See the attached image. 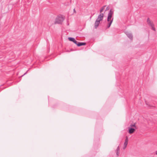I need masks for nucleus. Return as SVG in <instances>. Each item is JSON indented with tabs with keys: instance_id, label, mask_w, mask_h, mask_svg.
Masks as SVG:
<instances>
[{
	"instance_id": "1",
	"label": "nucleus",
	"mask_w": 157,
	"mask_h": 157,
	"mask_svg": "<svg viewBox=\"0 0 157 157\" xmlns=\"http://www.w3.org/2000/svg\"><path fill=\"white\" fill-rule=\"evenodd\" d=\"M64 20V18L62 17H57L55 20V24H61Z\"/></svg>"
},
{
	"instance_id": "2",
	"label": "nucleus",
	"mask_w": 157,
	"mask_h": 157,
	"mask_svg": "<svg viewBox=\"0 0 157 157\" xmlns=\"http://www.w3.org/2000/svg\"><path fill=\"white\" fill-rule=\"evenodd\" d=\"M113 13V11L112 10V9L110 10L109 13H108L107 20L108 21H110L112 20V15Z\"/></svg>"
},
{
	"instance_id": "3",
	"label": "nucleus",
	"mask_w": 157,
	"mask_h": 157,
	"mask_svg": "<svg viewBox=\"0 0 157 157\" xmlns=\"http://www.w3.org/2000/svg\"><path fill=\"white\" fill-rule=\"evenodd\" d=\"M147 24L152 27V29L155 31V29L154 27V25L152 22H151L149 18H148L147 19Z\"/></svg>"
},
{
	"instance_id": "4",
	"label": "nucleus",
	"mask_w": 157,
	"mask_h": 157,
	"mask_svg": "<svg viewBox=\"0 0 157 157\" xmlns=\"http://www.w3.org/2000/svg\"><path fill=\"white\" fill-rule=\"evenodd\" d=\"M103 17L104 14L103 13H101L99 15L96 20L100 21H102L103 20Z\"/></svg>"
},
{
	"instance_id": "5",
	"label": "nucleus",
	"mask_w": 157,
	"mask_h": 157,
	"mask_svg": "<svg viewBox=\"0 0 157 157\" xmlns=\"http://www.w3.org/2000/svg\"><path fill=\"white\" fill-rule=\"evenodd\" d=\"M128 133L130 134H132L135 131L136 129L132 128H130L128 127Z\"/></svg>"
},
{
	"instance_id": "6",
	"label": "nucleus",
	"mask_w": 157,
	"mask_h": 157,
	"mask_svg": "<svg viewBox=\"0 0 157 157\" xmlns=\"http://www.w3.org/2000/svg\"><path fill=\"white\" fill-rule=\"evenodd\" d=\"M100 23V21L97 20H96L94 23V27L95 29H97V28L99 24Z\"/></svg>"
},
{
	"instance_id": "7",
	"label": "nucleus",
	"mask_w": 157,
	"mask_h": 157,
	"mask_svg": "<svg viewBox=\"0 0 157 157\" xmlns=\"http://www.w3.org/2000/svg\"><path fill=\"white\" fill-rule=\"evenodd\" d=\"M126 34L128 37L130 39L132 40L133 39V36L132 34L128 32L126 33Z\"/></svg>"
},
{
	"instance_id": "8",
	"label": "nucleus",
	"mask_w": 157,
	"mask_h": 157,
	"mask_svg": "<svg viewBox=\"0 0 157 157\" xmlns=\"http://www.w3.org/2000/svg\"><path fill=\"white\" fill-rule=\"evenodd\" d=\"M86 44V43L84 42H78V44H77V45L78 46H81L85 45Z\"/></svg>"
},
{
	"instance_id": "9",
	"label": "nucleus",
	"mask_w": 157,
	"mask_h": 157,
	"mask_svg": "<svg viewBox=\"0 0 157 157\" xmlns=\"http://www.w3.org/2000/svg\"><path fill=\"white\" fill-rule=\"evenodd\" d=\"M113 20V18H112V20L110 21H108V25L107 26V28H109L110 27L111 24L112 23Z\"/></svg>"
},
{
	"instance_id": "10",
	"label": "nucleus",
	"mask_w": 157,
	"mask_h": 157,
	"mask_svg": "<svg viewBox=\"0 0 157 157\" xmlns=\"http://www.w3.org/2000/svg\"><path fill=\"white\" fill-rule=\"evenodd\" d=\"M128 137L127 136H126V137L125 141L124 143V145L127 146V145L128 144Z\"/></svg>"
},
{
	"instance_id": "11",
	"label": "nucleus",
	"mask_w": 157,
	"mask_h": 157,
	"mask_svg": "<svg viewBox=\"0 0 157 157\" xmlns=\"http://www.w3.org/2000/svg\"><path fill=\"white\" fill-rule=\"evenodd\" d=\"M120 151V147L119 146H118L116 150L115 151L116 153V155L117 156H118L119 155V151Z\"/></svg>"
},
{
	"instance_id": "12",
	"label": "nucleus",
	"mask_w": 157,
	"mask_h": 157,
	"mask_svg": "<svg viewBox=\"0 0 157 157\" xmlns=\"http://www.w3.org/2000/svg\"><path fill=\"white\" fill-rule=\"evenodd\" d=\"M129 127L130 128L134 127V128H135L136 129V123H134L133 124H131L130 125Z\"/></svg>"
},
{
	"instance_id": "13",
	"label": "nucleus",
	"mask_w": 157,
	"mask_h": 157,
	"mask_svg": "<svg viewBox=\"0 0 157 157\" xmlns=\"http://www.w3.org/2000/svg\"><path fill=\"white\" fill-rule=\"evenodd\" d=\"M106 6H104L102 7L100 10V13H101L104 10L105 7Z\"/></svg>"
},
{
	"instance_id": "14",
	"label": "nucleus",
	"mask_w": 157,
	"mask_h": 157,
	"mask_svg": "<svg viewBox=\"0 0 157 157\" xmlns=\"http://www.w3.org/2000/svg\"><path fill=\"white\" fill-rule=\"evenodd\" d=\"M68 39L69 40L72 41L73 42L75 40L74 38L72 37H69Z\"/></svg>"
},
{
	"instance_id": "15",
	"label": "nucleus",
	"mask_w": 157,
	"mask_h": 157,
	"mask_svg": "<svg viewBox=\"0 0 157 157\" xmlns=\"http://www.w3.org/2000/svg\"><path fill=\"white\" fill-rule=\"evenodd\" d=\"M73 42L75 43L77 45V44H78V42H77V41H76L75 39L73 41Z\"/></svg>"
},
{
	"instance_id": "16",
	"label": "nucleus",
	"mask_w": 157,
	"mask_h": 157,
	"mask_svg": "<svg viewBox=\"0 0 157 157\" xmlns=\"http://www.w3.org/2000/svg\"><path fill=\"white\" fill-rule=\"evenodd\" d=\"M109 9V7L108 6L106 8V10H105V11H106V10H108Z\"/></svg>"
},
{
	"instance_id": "17",
	"label": "nucleus",
	"mask_w": 157,
	"mask_h": 157,
	"mask_svg": "<svg viewBox=\"0 0 157 157\" xmlns=\"http://www.w3.org/2000/svg\"><path fill=\"white\" fill-rule=\"evenodd\" d=\"M126 147H127L126 146H125L124 145V147H123V149H125L126 148Z\"/></svg>"
},
{
	"instance_id": "18",
	"label": "nucleus",
	"mask_w": 157,
	"mask_h": 157,
	"mask_svg": "<svg viewBox=\"0 0 157 157\" xmlns=\"http://www.w3.org/2000/svg\"><path fill=\"white\" fill-rule=\"evenodd\" d=\"M74 12L75 13H76V11L75 10V9H74Z\"/></svg>"
},
{
	"instance_id": "19",
	"label": "nucleus",
	"mask_w": 157,
	"mask_h": 157,
	"mask_svg": "<svg viewBox=\"0 0 157 157\" xmlns=\"http://www.w3.org/2000/svg\"><path fill=\"white\" fill-rule=\"evenodd\" d=\"M27 72H26V73H25L22 76H23L24 75H25L26 73H27Z\"/></svg>"
},
{
	"instance_id": "20",
	"label": "nucleus",
	"mask_w": 157,
	"mask_h": 157,
	"mask_svg": "<svg viewBox=\"0 0 157 157\" xmlns=\"http://www.w3.org/2000/svg\"><path fill=\"white\" fill-rule=\"evenodd\" d=\"M155 154L156 155H157V151H155Z\"/></svg>"
},
{
	"instance_id": "21",
	"label": "nucleus",
	"mask_w": 157,
	"mask_h": 157,
	"mask_svg": "<svg viewBox=\"0 0 157 157\" xmlns=\"http://www.w3.org/2000/svg\"><path fill=\"white\" fill-rule=\"evenodd\" d=\"M146 103V104L147 105H148V104Z\"/></svg>"
}]
</instances>
